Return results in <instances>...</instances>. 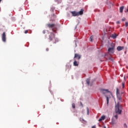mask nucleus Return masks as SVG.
<instances>
[{
  "label": "nucleus",
  "instance_id": "obj_18",
  "mask_svg": "<svg viewBox=\"0 0 128 128\" xmlns=\"http://www.w3.org/2000/svg\"><path fill=\"white\" fill-rule=\"evenodd\" d=\"M116 36H117L116 34L112 35V37L113 38H116Z\"/></svg>",
  "mask_w": 128,
  "mask_h": 128
},
{
  "label": "nucleus",
  "instance_id": "obj_30",
  "mask_svg": "<svg viewBox=\"0 0 128 128\" xmlns=\"http://www.w3.org/2000/svg\"><path fill=\"white\" fill-rule=\"evenodd\" d=\"M80 105L82 106H83L82 103V102H80Z\"/></svg>",
  "mask_w": 128,
  "mask_h": 128
},
{
  "label": "nucleus",
  "instance_id": "obj_31",
  "mask_svg": "<svg viewBox=\"0 0 128 128\" xmlns=\"http://www.w3.org/2000/svg\"><path fill=\"white\" fill-rule=\"evenodd\" d=\"M92 128H96V126H92Z\"/></svg>",
  "mask_w": 128,
  "mask_h": 128
},
{
  "label": "nucleus",
  "instance_id": "obj_32",
  "mask_svg": "<svg viewBox=\"0 0 128 128\" xmlns=\"http://www.w3.org/2000/svg\"><path fill=\"white\" fill-rule=\"evenodd\" d=\"M116 24H120L119 21H117V22H116Z\"/></svg>",
  "mask_w": 128,
  "mask_h": 128
},
{
  "label": "nucleus",
  "instance_id": "obj_25",
  "mask_svg": "<svg viewBox=\"0 0 128 128\" xmlns=\"http://www.w3.org/2000/svg\"><path fill=\"white\" fill-rule=\"evenodd\" d=\"M28 30H25L24 34H28Z\"/></svg>",
  "mask_w": 128,
  "mask_h": 128
},
{
  "label": "nucleus",
  "instance_id": "obj_21",
  "mask_svg": "<svg viewBox=\"0 0 128 128\" xmlns=\"http://www.w3.org/2000/svg\"><path fill=\"white\" fill-rule=\"evenodd\" d=\"M124 128H128V125H126V124H124Z\"/></svg>",
  "mask_w": 128,
  "mask_h": 128
},
{
  "label": "nucleus",
  "instance_id": "obj_7",
  "mask_svg": "<svg viewBox=\"0 0 128 128\" xmlns=\"http://www.w3.org/2000/svg\"><path fill=\"white\" fill-rule=\"evenodd\" d=\"M122 94H116V96H117V98L118 100H122Z\"/></svg>",
  "mask_w": 128,
  "mask_h": 128
},
{
  "label": "nucleus",
  "instance_id": "obj_22",
  "mask_svg": "<svg viewBox=\"0 0 128 128\" xmlns=\"http://www.w3.org/2000/svg\"><path fill=\"white\" fill-rule=\"evenodd\" d=\"M108 58L110 60H112V62L113 60L112 57H109Z\"/></svg>",
  "mask_w": 128,
  "mask_h": 128
},
{
  "label": "nucleus",
  "instance_id": "obj_2",
  "mask_svg": "<svg viewBox=\"0 0 128 128\" xmlns=\"http://www.w3.org/2000/svg\"><path fill=\"white\" fill-rule=\"evenodd\" d=\"M48 40L50 42H52V44H56V42H58V39L56 38V36L52 32L50 33Z\"/></svg>",
  "mask_w": 128,
  "mask_h": 128
},
{
  "label": "nucleus",
  "instance_id": "obj_6",
  "mask_svg": "<svg viewBox=\"0 0 128 128\" xmlns=\"http://www.w3.org/2000/svg\"><path fill=\"white\" fill-rule=\"evenodd\" d=\"M114 47L110 48L108 49V54H113L114 53Z\"/></svg>",
  "mask_w": 128,
  "mask_h": 128
},
{
  "label": "nucleus",
  "instance_id": "obj_19",
  "mask_svg": "<svg viewBox=\"0 0 128 128\" xmlns=\"http://www.w3.org/2000/svg\"><path fill=\"white\" fill-rule=\"evenodd\" d=\"M72 107L74 108H76V104H74V103H72Z\"/></svg>",
  "mask_w": 128,
  "mask_h": 128
},
{
  "label": "nucleus",
  "instance_id": "obj_23",
  "mask_svg": "<svg viewBox=\"0 0 128 128\" xmlns=\"http://www.w3.org/2000/svg\"><path fill=\"white\" fill-rule=\"evenodd\" d=\"M122 86L123 88H124V83L122 82Z\"/></svg>",
  "mask_w": 128,
  "mask_h": 128
},
{
  "label": "nucleus",
  "instance_id": "obj_8",
  "mask_svg": "<svg viewBox=\"0 0 128 128\" xmlns=\"http://www.w3.org/2000/svg\"><path fill=\"white\" fill-rule=\"evenodd\" d=\"M124 48V47L118 46L117 47V50H118V52H120V50H122Z\"/></svg>",
  "mask_w": 128,
  "mask_h": 128
},
{
  "label": "nucleus",
  "instance_id": "obj_35",
  "mask_svg": "<svg viewBox=\"0 0 128 128\" xmlns=\"http://www.w3.org/2000/svg\"><path fill=\"white\" fill-rule=\"evenodd\" d=\"M104 128H106V127H104Z\"/></svg>",
  "mask_w": 128,
  "mask_h": 128
},
{
  "label": "nucleus",
  "instance_id": "obj_27",
  "mask_svg": "<svg viewBox=\"0 0 128 128\" xmlns=\"http://www.w3.org/2000/svg\"><path fill=\"white\" fill-rule=\"evenodd\" d=\"M87 112H88H88H90V110H88V108H87Z\"/></svg>",
  "mask_w": 128,
  "mask_h": 128
},
{
  "label": "nucleus",
  "instance_id": "obj_28",
  "mask_svg": "<svg viewBox=\"0 0 128 128\" xmlns=\"http://www.w3.org/2000/svg\"><path fill=\"white\" fill-rule=\"evenodd\" d=\"M49 50H50V49H48V48H46V52H48Z\"/></svg>",
  "mask_w": 128,
  "mask_h": 128
},
{
  "label": "nucleus",
  "instance_id": "obj_24",
  "mask_svg": "<svg viewBox=\"0 0 128 128\" xmlns=\"http://www.w3.org/2000/svg\"><path fill=\"white\" fill-rule=\"evenodd\" d=\"M125 26L126 27L128 26V22H126Z\"/></svg>",
  "mask_w": 128,
  "mask_h": 128
},
{
  "label": "nucleus",
  "instance_id": "obj_17",
  "mask_svg": "<svg viewBox=\"0 0 128 128\" xmlns=\"http://www.w3.org/2000/svg\"><path fill=\"white\" fill-rule=\"evenodd\" d=\"M90 79H87L86 80V84H88V86H90Z\"/></svg>",
  "mask_w": 128,
  "mask_h": 128
},
{
  "label": "nucleus",
  "instance_id": "obj_26",
  "mask_svg": "<svg viewBox=\"0 0 128 128\" xmlns=\"http://www.w3.org/2000/svg\"><path fill=\"white\" fill-rule=\"evenodd\" d=\"M90 42H92V36H90Z\"/></svg>",
  "mask_w": 128,
  "mask_h": 128
},
{
  "label": "nucleus",
  "instance_id": "obj_3",
  "mask_svg": "<svg viewBox=\"0 0 128 128\" xmlns=\"http://www.w3.org/2000/svg\"><path fill=\"white\" fill-rule=\"evenodd\" d=\"M57 26V24H46V26L48 28H52L53 32H56L54 28H56Z\"/></svg>",
  "mask_w": 128,
  "mask_h": 128
},
{
  "label": "nucleus",
  "instance_id": "obj_33",
  "mask_svg": "<svg viewBox=\"0 0 128 128\" xmlns=\"http://www.w3.org/2000/svg\"><path fill=\"white\" fill-rule=\"evenodd\" d=\"M122 20L123 22H124V19H122Z\"/></svg>",
  "mask_w": 128,
  "mask_h": 128
},
{
  "label": "nucleus",
  "instance_id": "obj_4",
  "mask_svg": "<svg viewBox=\"0 0 128 128\" xmlns=\"http://www.w3.org/2000/svg\"><path fill=\"white\" fill-rule=\"evenodd\" d=\"M115 108L116 114H122V110H120L119 102H118V104L116 105Z\"/></svg>",
  "mask_w": 128,
  "mask_h": 128
},
{
  "label": "nucleus",
  "instance_id": "obj_14",
  "mask_svg": "<svg viewBox=\"0 0 128 128\" xmlns=\"http://www.w3.org/2000/svg\"><path fill=\"white\" fill-rule=\"evenodd\" d=\"M74 66H78V62H76V60H75L74 62Z\"/></svg>",
  "mask_w": 128,
  "mask_h": 128
},
{
  "label": "nucleus",
  "instance_id": "obj_10",
  "mask_svg": "<svg viewBox=\"0 0 128 128\" xmlns=\"http://www.w3.org/2000/svg\"><path fill=\"white\" fill-rule=\"evenodd\" d=\"M71 14H72L73 16H78V12H74V11L72 12Z\"/></svg>",
  "mask_w": 128,
  "mask_h": 128
},
{
  "label": "nucleus",
  "instance_id": "obj_34",
  "mask_svg": "<svg viewBox=\"0 0 128 128\" xmlns=\"http://www.w3.org/2000/svg\"><path fill=\"white\" fill-rule=\"evenodd\" d=\"M80 120L82 122V119H80Z\"/></svg>",
  "mask_w": 128,
  "mask_h": 128
},
{
  "label": "nucleus",
  "instance_id": "obj_29",
  "mask_svg": "<svg viewBox=\"0 0 128 128\" xmlns=\"http://www.w3.org/2000/svg\"><path fill=\"white\" fill-rule=\"evenodd\" d=\"M42 33H43L44 34H46V30H43Z\"/></svg>",
  "mask_w": 128,
  "mask_h": 128
},
{
  "label": "nucleus",
  "instance_id": "obj_9",
  "mask_svg": "<svg viewBox=\"0 0 128 128\" xmlns=\"http://www.w3.org/2000/svg\"><path fill=\"white\" fill-rule=\"evenodd\" d=\"M74 58H77V60H80V56L78 54H75Z\"/></svg>",
  "mask_w": 128,
  "mask_h": 128
},
{
  "label": "nucleus",
  "instance_id": "obj_15",
  "mask_svg": "<svg viewBox=\"0 0 128 128\" xmlns=\"http://www.w3.org/2000/svg\"><path fill=\"white\" fill-rule=\"evenodd\" d=\"M118 88H116V94H120Z\"/></svg>",
  "mask_w": 128,
  "mask_h": 128
},
{
  "label": "nucleus",
  "instance_id": "obj_5",
  "mask_svg": "<svg viewBox=\"0 0 128 128\" xmlns=\"http://www.w3.org/2000/svg\"><path fill=\"white\" fill-rule=\"evenodd\" d=\"M2 40L4 42H6V32H4L2 34Z\"/></svg>",
  "mask_w": 128,
  "mask_h": 128
},
{
  "label": "nucleus",
  "instance_id": "obj_12",
  "mask_svg": "<svg viewBox=\"0 0 128 128\" xmlns=\"http://www.w3.org/2000/svg\"><path fill=\"white\" fill-rule=\"evenodd\" d=\"M104 118H106V116H101L100 118L98 120V122H102V120H104Z\"/></svg>",
  "mask_w": 128,
  "mask_h": 128
},
{
  "label": "nucleus",
  "instance_id": "obj_16",
  "mask_svg": "<svg viewBox=\"0 0 128 128\" xmlns=\"http://www.w3.org/2000/svg\"><path fill=\"white\" fill-rule=\"evenodd\" d=\"M112 124H116V120H114V118H112Z\"/></svg>",
  "mask_w": 128,
  "mask_h": 128
},
{
  "label": "nucleus",
  "instance_id": "obj_1",
  "mask_svg": "<svg viewBox=\"0 0 128 128\" xmlns=\"http://www.w3.org/2000/svg\"><path fill=\"white\" fill-rule=\"evenodd\" d=\"M100 92L102 94H108V95H106L105 96L106 98V102H107V104L108 106V102L110 98V96H112V92L108 91V90H106V89H101Z\"/></svg>",
  "mask_w": 128,
  "mask_h": 128
},
{
  "label": "nucleus",
  "instance_id": "obj_13",
  "mask_svg": "<svg viewBox=\"0 0 128 128\" xmlns=\"http://www.w3.org/2000/svg\"><path fill=\"white\" fill-rule=\"evenodd\" d=\"M124 8V6H122L120 7V12H121V13L122 12Z\"/></svg>",
  "mask_w": 128,
  "mask_h": 128
},
{
  "label": "nucleus",
  "instance_id": "obj_20",
  "mask_svg": "<svg viewBox=\"0 0 128 128\" xmlns=\"http://www.w3.org/2000/svg\"><path fill=\"white\" fill-rule=\"evenodd\" d=\"M114 118H115L116 120H118V114H116V115H114Z\"/></svg>",
  "mask_w": 128,
  "mask_h": 128
},
{
  "label": "nucleus",
  "instance_id": "obj_11",
  "mask_svg": "<svg viewBox=\"0 0 128 128\" xmlns=\"http://www.w3.org/2000/svg\"><path fill=\"white\" fill-rule=\"evenodd\" d=\"M78 16H82L84 14V10L82 9L79 12H78Z\"/></svg>",
  "mask_w": 128,
  "mask_h": 128
}]
</instances>
